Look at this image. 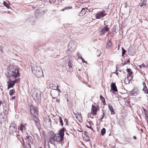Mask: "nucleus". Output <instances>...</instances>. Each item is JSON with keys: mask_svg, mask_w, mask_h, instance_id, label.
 <instances>
[{"mask_svg": "<svg viewBox=\"0 0 148 148\" xmlns=\"http://www.w3.org/2000/svg\"><path fill=\"white\" fill-rule=\"evenodd\" d=\"M64 127H63L59 131V134H58V135H59V136L50 138L49 141L51 144L55 145L56 141L61 142L63 140L64 136Z\"/></svg>", "mask_w": 148, "mask_h": 148, "instance_id": "1", "label": "nucleus"}, {"mask_svg": "<svg viewBox=\"0 0 148 148\" xmlns=\"http://www.w3.org/2000/svg\"><path fill=\"white\" fill-rule=\"evenodd\" d=\"M20 76L18 68L12 67L8 72L7 75L8 78H12V79L18 77Z\"/></svg>", "mask_w": 148, "mask_h": 148, "instance_id": "2", "label": "nucleus"}, {"mask_svg": "<svg viewBox=\"0 0 148 148\" xmlns=\"http://www.w3.org/2000/svg\"><path fill=\"white\" fill-rule=\"evenodd\" d=\"M32 69L33 73L37 77L40 78L43 76V71L40 67L34 66L32 67Z\"/></svg>", "mask_w": 148, "mask_h": 148, "instance_id": "3", "label": "nucleus"}, {"mask_svg": "<svg viewBox=\"0 0 148 148\" xmlns=\"http://www.w3.org/2000/svg\"><path fill=\"white\" fill-rule=\"evenodd\" d=\"M17 129L16 124L12 121L9 128V132L10 134L13 135L16 132Z\"/></svg>", "mask_w": 148, "mask_h": 148, "instance_id": "4", "label": "nucleus"}, {"mask_svg": "<svg viewBox=\"0 0 148 148\" xmlns=\"http://www.w3.org/2000/svg\"><path fill=\"white\" fill-rule=\"evenodd\" d=\"M76 46L75 42L73 41H70L68 46V49L71 52H73L75 49Z\"/></svg>", "mask_w": 148, "mask_h": 148, "instance_id": "5", "label": "nucleus"}, {"mask_svg": "<svg viewBox=\"0 0 148 148\" xmlns=\"http://www.w3.org/2000/svg\"><path fill=\"white\" fill-rule=\"evenodd\" d=\"M106 11L102 10L98 12L96 14L95 18L96 19H100L106 16Z\"/></svg>", "mask_w": 148, "mask_h": 148, "instance_id": "6", "label": "nucleus"}, {"mask_svg": "<svg viewBox=\"0 0 148 148\" xmlns=\"http://www.w3.org/2000/svg\"><path fill=\"white\" fill-rule=\"evenodd\" d=\"M32 96L35 101H38L41 97V93L39 91H36L33 94Z\"/></svg>", "mask_w": 148, "mask_h": 148, "instance_id": "7", "label": "nucleus"}, {"mask_svg": "<svg viewBox=\"0 0 148 148\" xmlns=\"http://www.w3.org/2000/svg\"><path fill=\"white\" fill-rule=\"evenodd\" d=\"M30 112L32 115H38V111L35 107L31 106L30 107Z\"/></svg>", "mask_w": 148, "mask_h": 148, "instance_id": "8", "label": "nucleus"}, {"mask_svg": "<svg viewBox=\"0 0 148 148\" xmlns=\"http://www.w3.org/2000/svg\"><path fill=\"white\" fill-rule=\"evenodd\" d=\"M12 78H9L8 81L7 82L8 84V90H9L10 88L14 87L15 84L12 81Z\"/></svg>", "mask_w": 148, "mask_h": 148, "instance_id": "9", "label": "nucleus"}, {"mask_svg": "<svg viewBox=\"0 0 148 148\" xmlns=\"http://www.w3.org/2000/svg\"><path fill=\"white\" fill-rule=\"evenodd\" d=\"M138 90L137 88H134L130 92V94L131 96H136L138 94Z\"/></svg>", "mask_w": 148, "mask_h": 148, "instance_id": "10", "label": "nucleus"}, {"mask_svg": "<svg viewBox=\"0 0 148 148\" xmlns=\"http://www.w3.org/2000/svg\"><path fill=\"white\" fill-rule=\"evenodd\" d=\"M109 30L108 27V25H106L104 27L100 32V35H102L105 34Z\"/></svg>", "mask_w": 148, "mask_h": 148, "instance_id": "11", "label": "nucleus"}, {"mask_svg": "<svg viewBox=\"0 0 148 148\" xmlns=\"http://www.w3.org/2000/svg\"><path fill=\"white\" fill-rule=\"evenodd\" d=\"M127 72L128 73V76H127V79H128V81L131 80L132 78V77L131 76V75L132 74L133 72L131 71L130 69H126Z\"/></svg>", "mask_w": 148, "mask_h": 148, "instance_id": "12", "label": "nucleus"}, {"mask_svg": "<svg viewBox=\"0 0 148 148\" xmlns=\"http://www.w3.org/2000/svg\"><path fill=\"white\" fill-rule=\"evenodd\" d=\"M51 95L52 96V97L53 99H55L59 95V92L56 90H52L51 92Z\"/></svg>", "mask_w": 148, "mask_h": 148, "instance_id": "13", "label": "nucleus"}, {"mask_svg": "<svg viewBox=\"0 0 148 148\" xmlns=\"http://www.w3.org/2000/svg\"><path fill=\"white\" fill-rule=\"evenodd\" d=\"M26 140L28 143V145L29 146V148H31L30 143L33 144V140L32 138L30 136H28L26 137Z\"/></svg>", "mask_w": 148, "mask_h": 148, "instance_id": "14", "label": "nucleus"}, {"mask_svg": "<svg viewBox=\"0 0 148 148\" xmlns=\"http://www.w3.org/2000/svg\"><path fill=\"white\" fill-rule=\"evenodd\" d=\"M98 110V107L94 106H92V108L91 109V112L93 115H95L97 114V112Z\"/></svg>", "mask_w": 148, "mask_h": 148, "instance_id": "15", "label": "nucleus"}, {"mask_svg": "<svg viewBox=\"0 0 148 148\" xmlns=\"http://www.w3.org/2000/svg\"><path fill=\"white\" fill-rule=\"evenodd\" d=\"M111 89L110 90V91L112 92V90L113 91V92H115L117 91L116 87V86L115 83H111ZM114 93V92H113Z\"/></svg>", "mask_w": 148, "mask_h": 148, "instance_id": "16", "label": "nucleus"}, {"mask_svg": "<svg viewBox=\"0 0 148 148\" xmlns=\"http://www.w3.org/2000/svg\"><path fill=\"white\" fill-rule=\"evenodd\" d=\"M86 9H88L87 8H82L81 11L79 13V16H82L85 15L86 12L85 11Z\"/></svg>", "mask_w": 148, "mask_h": 148, "instance_id": "17", "label": "nucleus"}, {"mask_svg": "<svg viewBox=\"0 0 148 148\" xmlns=\"http://www.w3.org/2000/svg\"><path fill=\"white\" fill-rule=\"evenodd\" d=\"M37 116L36 115H32V120L34 121V123L36 125L38 123V119Z\"/></svg>", "mask_w": 148, "mask_h": 148, "instance_id": "18", "label": "nucleus"}, {"mask_svg": "<svg viewBox=\"0 0 148 148\" xmlns=\"http://www.w3.org/2000/svg\"><path fill=\"white\" fill-rule=\"evenodd\" d=\"M25 125H25L21 124L20 126L18 127V128L22 132L23 130H25L26 129L25 127Z\"/></svg>", "mask_w": 148, "mask_h": 148, "instance_id": "19", "label": "nucleus"}, {"mask_svg": "<svg viewBox=\"0 0 148 148\" xmlns=\"http://www.w3.org/2000/svg\"><path fill=\"white\" fill-rule=\"evenodd\" d=\"M49 138H53L57 137V136H59V135L56 136V135L54 134L52 132H49Z\"/></svg>", "mask_w": 148, "mask_h": 148, "instance_id": "20", "label": "nucleus"}, {"mask_svg": "<svg viewBox=\"0 0 148 148\" xmlns=\"http://www.w3.org/2000/svg\"><path fill=\"white\" fill-rule=\"evenodd\" d=\"M147 2V0H143L140 5V6L143 8L146 5Z\"/></svg>", "mask_w": 148, "mask_h": 148, "instance_id": "21", "label": "nucleus"}, {"mask_svg": "<svg viewBox=\"0 0 148 148\" xmlns=\"http://www.w3.org/2000/svg\"><path fill=\"white\" fill-rule=\"evenodd\" d=\"M108 108L110 111L111 112V114H114L115 112L114 111L112 106H109Z\"/></svg>", "mask_w": 148, "mask_h": 148, "instance_id": "22", "label": "nucleus"}, {"mask_svg": "<svg viewBox=\"0 0 148 148\" xmlns=\"http://www.w3.org/2000/svg\"><path fill=\"white\" fill-rule=\"evenodd\" d=\"M112 45V43L111 41L109 40L106 44V47L107 49L110 48Z\"/></svg>", "mask_w": 148, "mask_h": 148, "instance_id": "23", "label": "nucleus"}, {"mask_svg": "<svg viewBox=\"0 0 148 148\" xmlns=\"http://www.w3.org/2000/svg\"><path fill=\"white\" fill-rule=\"evenodd\" d=\"M9 4V3H7L5 1H4L3 2V5L8 8H9L10 7Z\"/></svg>", "mask_w": 148, "mask_h": 148, "instance_id": "24", "label": "nucleus"}, {"mask_svg": "<svg viewBox=\"0 0 148 148\" xmlns=\"http://www.w3.org/2000/svg\"><path fill=\"white\" fill-rule=\"evenodd\" d=\"M106 132V129L103 128L101 130V134L102 136H103L105 134Z\"/></svg>", "mask_w": 148, "mask_h": 148, "instance_id": "25", "label": "nucleus"}, {"mask_svg": "<svg viewBox=\"0 0 148 148\" xmlns=\"http://www.w3.org/2000/svg\"><path fill=\"white\" fill-rule=\"evenodd\" d=\"M15 91L14 89H12L10 90V95L12 96L15 94Z\"/></svg>", "mask_w": 148, "mask_h": 148, "instance_id": "26", "label": "nucleus"}, {"mask_svg": "<svg viewBox=\"0 0 148 148\" xmlns=\"http://www.w3.org/2000/svg\"><path fill=\"white\" fill-rule=\"evenodd\" d=\"M143 90L145 91L144 93H146L147 94H148V90L147 89V87L146 86H144V87Z\"/></svg>", "mask_w": 148, "mask_h": 148, "instance_id": "27", "label": "nucleus"}, {"mask_svg": "<svg viewBox=\"0 0 148 148\" xmlns=\"http://www.w3.org/2000/svg\"><path fill=\"white\" fill-rule=\"evenodd\" d=\"M72 62L71 60L69 61L68 64V66L69 67V69H70L72 68Z\"/></svg>", "mask_w": 148, "mask_h": 148, "instance_id": "28", "label": "nucleus"}, {"mask_svg": "<svg viewBox=\"0 0 148 148\" xmlns=\"http://www.w3.org/2000/svg\"><path fill=\"white\" fill-rule=\"evenodd\" d=\"M59 122H60V124L62 125V126H63V121L62 120L61 117L60 116L59 117Z\"/></svg>", "mask_w": 148, "mask_h": 148, "instance_id": "29", "label": "nucleus"}, {"mask_svg": "<svg viewBox=\"0 0 148 148\" xmlns=\"http://www.w3.org/2000/svg\"><path fill=\"white\" fill-rule=\"evenodd\" d=\"M57 86L55 87V88L54 89V90H57L58 92H59V94L61 92V90L59 89H58V85H57Z\"/></svg>", "mask_w": 148, "mask_h": 148, "instance_id": "30", "label": "nucleus"}, {"mask_svg": "<svg viewBox=\"0 0 148 148\" xmlns=\"http://www.w3.org/2000/svg\"><path fill=\"white\" fill-rule=\"evenodd\" d=\"M122 56H124V54H125V52H126V51L125 50V49H124V48H122Z\"/></svg>", "mask_w": 148, "mask_h": 148, "instance_id": "31", "label": "nucleus"}, {"mask_svg": "<svg viewBox=\"0 0 148 148\" xmlns=\"http://www.w3.org/2000/svg\"><path fill=\"white\" fill-rule=\"evenodd\" d=\"M69 96V95L68 94H66L64 95V97L65 99H66L67 100V102L69 101V99L68 98V97Z\"/></svg>", "mask_w": 148, "mask_h": 148, "instance_id": "32", "label": "nucleus"}, {"mask_svg": "<svg viewBox=\"0 0 148 148\" xmlns=\"http://www.w3.org/2000/svg\"><path fill=\"white\" fill-rule=\"evenodd\" d=\"M16 78H15V80L12 81L14 83V84H15V83H16L18 82V81H19V79H16Z\"/></svg>", "mask_w": 148, "mask_h": 148, "instance_id": "33", "label": "nucleus"}, {"mask_svg": "<svg viewBox=\"0 0 148 148\" xmlns=\"http://www.w3.org/2000/svg\"><path fill=\"white\" fill-rule=\"evenodd\" d=\"M20 142L22 144V145L23 146L25 144V142L23 138H21V140H20Z\"/></svg>", "mask_w": 148, "mask_h": 148, "instance_id": "34", "label": "nucleus"}, {"mask_svg": "<svg viewBox=\"0 0 148 148\" xmlns=\"http://www.w3.org/2000/svg\"><path fill=\"white\" fill-rule=\"evenodd\" d=\"M123 5H124L125 8H127L128 6V4H127V2H125L123 4Z\"/></svg>", "mask_w": 148, "mask_h": 148, "instance_id": "35", "label": "nucleus"}, {"mask_svg": "<svg viewBox=\"0 0 148 148\" xmlns=\"http://www.w3.org/2000/svg\"><path fill=\"white\" fill-rule=\"evenodd\" d=\"M100 98L101 101H104L105 99L101 95L100 96Z\"/></svg>", "mask_w": 148, "mask_h": 148, "instance_id": "36", "label": "nucleus"}, {"mask_svg": "<svg viewBox=\"0 0 148 148\" xmlns=\"http://www.w3.org/2000/svg\"><path fill=\"white\" fill-rule=\"evenodd\" d=\"M72 8V6H66L65 7V9L69 10V9H71Z\"/></svg>", "mask_w": 148, "mask_h": 148, "instance_id": "37", "label": "nucleus"}, {"mask_svg": "<svg viewBox=\"0 0 148 148\" xmlns=\"http://www.w3.org/2000/svg\"><path fill=\"white\" fill-rule=\"evenodd\" d=\"M139 67L140 68H141L142 67L145 68V65L143 64H141V65H140L139 66Z\"/></svg>", "mask_w": 148, "mask_h": 148, "instance_id": "38", "label": "nucleus"}, {"mask_svg": "<svg viewBox=\"0 0 148 148\" xmlns=\"http://www.w3.org/2000/svg\"><path fill=\"white\" fill-rule=\"evenodd\" d=\"M86 126L88 127V128H90V129H91L92 130H93V128L91 127V126H89L87 125H86Z\"/></svg>", "mask_w": 148, "mask_h": 148, "instance_id": "39", "label": "nucleus"}, {"mask_svg": "<svg viewBox=\"0 0 148 148\" xmlns=\"http://www.w3.org/2000/svg\"><path fill=\"white\" fill-rule=\"evenodd\" d=\"M77 56L78 57V58H80L81 57H82L81 54L79 53H77Z\"/></svg>", "mask_w": 148, "mask_h": 148, "instance_id": "40", "label": "nucleus"}, {"mask_svg": "<svg viewBox=\"0 0 148 148\" xmlns=\"http://www.w3.org/2000/svg\"><path fill=\"white\" fill-rule=\"evenodd\" d=\"M56 1V0H49V1L50 2L54 3Z\"/></svg>", "mask_w": 148, "mask_h": 148, "instance_id": "41", "label": "nucleus"}, {"mask_svg": "<svg viewBox=\"0 0 148 148\" xmlns=\"http://www.w3.org/2000/svg\"><path fill=\"white\" fill-rule=\"evenodd\" d=\"M64 122L66 123V125H67L68 123V120L66 119H65L64 120Z\"/></svg>", "mask_w": 148, "mask_h": 148, "instance_id": "42", "label": "nucleus"}, {"mask_svg": "<svg viewBox=\"0 0 148 148\" xmlns=\"http://www.w3.org/2000/svg\"><path fill=\"white\" fill-rule=\"evenodd\" d=\"M80 58L82 59V62H86L84 60V59L82 58V57Z\"/></svg>", "mask_w": 148, "mask_h": 148, "instance_id": "43", "label": "nucleus"}, {"mask_svg": "<svg viewBox=\"0 0 148 148\" xmlns=\"http://www.w3.org/2000/svg\"><path fill=\"white\" fill-rule=\"evenodd\" d=\"M3 50V47L1 46H0V51H2Z\"/></svg>", "mask_w": 148, "mask_h": 148, "instance_id": "44", "label": "nucleus"}, {"mask_svg": "<svg viewBox=\"0 0 148 148\" xmlns=\"http://www.w3.org/2000/svg\"><path fill=\"white\" fill-rule=\"evenodd\" d=\"M142 84H143V85L144 87V86H146V84H145V83L144 82H143Z\"/></svg>", "mask_w": 148, "mask_h": 148, "instance_id": "45", "label": "nucleus"}, {"mask_svg": "<svg viewBox=\"0 0 148 148\" xmlns=\"http://www.w3.org/2000/svg\"><path fill=\"white\" fill-rule=\"evenodd\" d=\"M104 101H102V102H103V104L105 105L106 104L105 99L104 100Z\"/></svg>", "mask_w": 148, "mask_h": 148, "instance_id": "46", "label": "nucleus"}, {"mask_svg": "<svg viewBox=\"0 0 148 148\" xmlns=\"http://www.w3.org/2000/svg\"><path fill=\"white\" fill-rule=\"evenodd\" d=\"M56 101L57 102H60V99H56Z\"/></svg>", "mask_w": 148, "mask_h": 148, "instance_id": "47", "label": "nucleus"}, {"mask_svg": "<svg viewBox=\"0 0 148 148\" xmlns=\"http://www.w3.org/2000/svg\"><path fill=\"white\" fill-rule=\"evenodd\" d=\"M17 138H18V139L20 141V140H21V137H20V138L19 137H18V136H17Z\"/></svg>", "mask_w": 148, "mask_h": 148, "instance_id": "48", "label": "nucleus"}, {"mask_svg": "<svg viewBox=\"0 0 148 148\" xmlns=\"http://www.w3.org/2000/svg\"><path fill=\"white\" fill-rule=\"evenodd\" d=\"M17 138H18V139L20 141V140H21V137H20V138L19 137H18V136H17Z\"/></svg>", "mask_w": 148, "mask_h": 148, "instance_id": "49", "label": "nucleus"}, {"mask_svg": "<svg viewBox=\"0 0 148 148\" xmlns=\"http://www.w3.org/2000/svg\"><path fill=\"white\" fill-rule=\"evenodd\" d=\"M105 113H104L103 112V114H102V117H104L105 116Z\"/></svg>", "mask_w": 148, "mask_h": 148, "instance_id": "50", "label": "nucleus"}, {"mask_svg": "<svg viewBox=\"0 0 148 148\" xmlns=\"http://www.w3.org/2000/svg\"><path fill=\"white\" fill-rule=\"evenodd\" d=\"M37 1H41L42 2H43L45 1V0H36Z\"/></svg>", "mask_w": 148, "mask_h": 148, "instance_id": "51", "label": "nucleus"}, {"mask_svg": "<svg viewBox=\"0 0 148 148\" xmlns=\"http://www.w3.org/2000/svg\"><path fill=\"white\" fill-rule=\"evenodd\" d=\"M127 64V63L126 62H125V63H124V64H123V63H122V66H124V65L125 64Z\"/></svg>", "mask_w": 148, "mask_h": 148, "instance_id": "52", "label": "nucleus"}, {"mask_svg": "<svg viewBox=\"0 0 148 148\" xmlns=\"http://www.w3.org/2000/svg\"><path fill=\"white\" fill-rule=\"evenodd\" d=\"M133 138L135 139H136V137L135 136H134Z\"/></svg>", "mask_w": 148, "mask_h": 148, "instance_id": "53", "label": "nucleus"}, {"mask_svg": "<svg viewBox=\"0 0 148 148\" xmlns=\"http://www.w3.org/2000/svg\"><path fill=\"white\" fill-rule=\"evenodd\" d=\"M126 62L127 63V62H129V63H130V61H129V60H128L127 61V62Z\"/></svg>", "mask_w": 148, "mask_h": 148, "instance_id": "54", "label": "nucleus"}, {"mask_svg": "<svg viewBox=\"0 0 148 148\" xmlns=\"http://www.w3.org/2000/svg\"><path fill=\"white\" fill-rule=\"evenodd\" d=\"M15 96L12 97V98L13 99H14L15 98Z\"/></svg>", "mask_w": 148, "mask_h": 148, "instance_id": "55", "label": "nucleus"}, {"mask_svg": "<svg viewBox=\"0 0 148 148\" xmlns=\"http://www.w3.org/2000/svg\"><path fill=\"white\" fill-rule=\"evenodd\" d=\"M104 117H102L101 119V120L102 119H103V118Z\"/></svg>", "mask_w": 148, "mask_h": 148, "instance_id": "56", "label": "nucleus"}, {"mask_svg": "<svg viewBox=\"0 0 148 148\" xmlns=\"http://www.w3.org/2000/svg\"><path fill=\"white\" fill-rule=\"evenodd\" d=\"M141 131H142V132H142L143 131V129H141Z\"/></svg>", "mask_w": 148, "mask_h": 148, "instance_id": "57", "label": "nucleus"}, {"mask_svg": "<svg viewBox=\"0 0 148 148\" xmlns=\"http://www.w3.org/2000/svg\"><path fill=\"white\" fill-rule=\"evenodd\" d=\"M118 73H116V75H118Z\"/></svg>", "mask_w": 148, "mask_h": 148, "instance_id": "58", "label": "nucleus"}, {"mask_svg": "<svg viewBox=\"0 0 148 148\" xmlns=\"http://www.w3.org/2000/svg\"><path fill=\"white\" fill-rule=\"evenodd\" d=\"M39 148H42V147H39Z\"/></svg>", "mask_w": 148, "mask_h": 148, "instance_id": "59", "label": "nucleus"}]
</instances>
